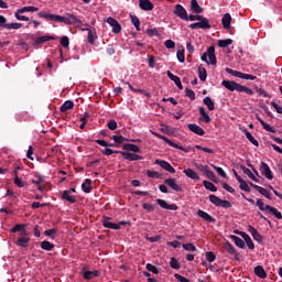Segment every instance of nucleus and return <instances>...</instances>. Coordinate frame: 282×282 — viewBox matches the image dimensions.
<instances>
[{"label": "nucleus", "mask_w": 282, "mask_h": 282, "mask_svg": "<svg viewBox=\"0 0 282 282\" xmlns=\"http://www.w3.org/2000/svg\"><path fill=\"white\" fill-rule=\"evenodd\" d=\"M37 17L40 19H45V21H55V23H65V25H80L83 24V21L78 19V17L67 13L65 17L52 14V13H45V12H39Z\"/></svg>", "instance_id": "f257e3e1"}, {"label": "nucleus", "mask_w": 282, "mask_h": 282, "mask_svg": "<svg viewBox=\"0 0 282 282\" xmlns=\"http://www.w3.org/2000/svg\"><path fill=\"white\" fill-rule=\"evenodd\" d=\"M223 87L229 91H239L240 94H247L248 96H254V90L249 87L242 86L235 80H223Z\"/></svg>", "instance_id": "f03ea898"}, {"label": "nucleus", "mask_w": 282, "mask_h": 282, "mask_svg": "<svg viewBox=\"0 0 282 282\" xmlns=\"http://www.w3.org/2000/svg\"><path fill=\"white\" fill-rule=\"evenodd\" d=\"M25 12H39V8L36 7H23L21 9H18L14 13V17L18 21H30V18L22 15L25 14Z\"/></svg>", "instance_id": "7ed1b4c3"}, {"label": "nucleus", "mask_w": 282, "mask_h": 282, "mask_svg": "<svg viewBox=\"0 0 282 282\" xmlns=\"http://www.w3.org/2000/svg\"><path fill=\"white\" fill-rule=\"evenodd\" d=\"M199 22L192 23L189 25L191 30H210L213 26L208 21V18L202 15V19H198Z\"/></svg>", "instance_id": "20e7f679"}, {"label": "nucleus", "mask_w": 282, "mask_h": 282, "mask_svg": "<svg viewBox=\"0 0 282 282\" xmlns=\"http://www.w3.org/2000/svg\"><path fill=\"white\" fill-rule=\"evenodd\" d=\"M152 135H155V138H159V140H163V142H165L166 144H169V147H172L173 149H178V151H184L185 153H187L188 151H186V149L182 145H177V143L171 141V139L158 133V132H152Z\"/></svg>", "instance_id": "39448f33"}, {"label": "nucleus", "mask_w": 282, "mask_h": 282, "mask_svg": "<svg viewBox=\"0 0 282 282\" xmlns=\"http://www.w3.org/2000/svg\"><path fill=\"white\" fill-rule=\"evenodd\" d=\"M260 173L264 175L267 180H274V174H272V170H270V165L265 162L260 163Z\"/></svg>", "instance_id": "423d86ee"}, {"label": "nucleus", "mask_w": 282, "mask_h": 282, "mask_svg": "<svg viewBox=\"0 0 282 282\" xmlns=\"http://www.w3.org/2000/svg\"><path fill=\"white\" fill-rule=\"evenodd\" d=\"M174 14L178 19H182V21H188V12H186V9L182 4L175 6Z\"/></svg>", "instance_id": "0eeeda50"}, {"label": "nucleus", "mask_w": 282, "mask_h": 282, "mask_svg": "<svg viewBox=\"0 0 282 282\" xmlns=\"http://www.w3.org/2000/svg\"><path fill=\"white\" fill-rule=\"evenodd\" d=\"M106 21L109 25H111L113 34H120V32H122V26L120 25L118 20L109 17Z\"/></svg>", "instance_id": "6e6552de"}, {"label": "nucleus", "mask_w": 282, "mask_h": 282, "mask_svg": "<svg viewBox=\"0 0 282 282\" xmlns=\"http://www.w3.org/2000/svg\"><path fill=\"white\" fill-rule=\"evenodd\" d=\"M101 221L104 228H109L110 230H120V225L111 223V217L104 216Z\"/></svg>", "instance_id": "1a4fd4ad"}, {"label": "nucleus", "mask_w": 282, "mask_h": 282, "mask_svg": "<svg viewBox=\"0 0 282 282\" xmlns=\"http://www.w3.org/2000/svg\"><path fill=\"white\" fill-rule=\"evenodd\" d=\"M120 155H122V158L124 160H128V162H138V160H143L142 155L140 154H135V153H131V152H120Z\"/></svg>", "instance_id": "9d476101"}, {"label": "nucleus", "mask_w": 282, "mask_h": 282, "mask_svg": "<svg viewBox=\"0 0 282 282\" xmlns=\"http://www.w3.org/2000/svg\"><path fill=\"white\" fill-rule=\"evenodd\" d=\"M164 184H166L167 186H170V188H172V191H175L176 193H182V186L180 184H177V180L175 178H166L164 181Z\"/></svg>", "instance_id": "9b49d317"}, {"label": "nucleus", "mask_w": 282, "mask_h": 282, "mask_svg": "<svg viewBox=\"0 0 282 282\" xmlns=\"http://www.w3.org/2000/svg\"><path fill=\"white\" fill-rule=\"evenodd\" d=\"M155 164L161 166V169H163L164 171H167V173H175V167L171 166V163H169V162H166L164 160L158 159L155 161Z\"/></svg>", "instance_id": "f8f14e48"}, {"label": "nucleus", "mask_w": 282, "mask_h": 282, "mask_svg": "<svg viewBox=\"0 0 282 282\" xmlns=\"http://www.w3.org/2000/svg\"><path fill=\"white\" fill-rule=\"evenodd\" d=\"M156 203L159 206H161V208H164L165 210H177L180 208L176 204L169 205V203L162 198L156 199Z\"/></svg>", "instance_id": "ddd939ff"}, {"label": "nucleus", "mask_w": 282, "mask_h": 282, "mask_svg": "<svg viewBox=\"0 0 282 282\" xmlns=\"http://www.w3.org/2000/svg\"><path fill=\"white\" fill-rule=\"evenodd\" d=\"M187 129L192 131V133H195L196 135H206V131H204V128L199 127L196 123H189L187 126Z\"/></svg>", "instance_id": "4468645a"}, {"label": "nucleus", "mask_w": 282, "mask_h": 282, "mask_svg": "<svg viewBox=\"0 0 282 282\" xmlns=\"http://www.w3.org/2000/svg\"><path fill=\"white\" fill-rule=\"evenodd\" d=\"M248 232H250L254 241H258V243H261V241H263V236H261V234H259V231L254 227H252V225L248 226Z\"/></svg>", "instance_id": "2eb2a0df"}, {"label": "nucleus", "mask_w": 282, "mask_h": 282, "mask_svg": "<svg viewBox=\"0 0 282 282\" xmlns=\"http://www.w3.org/2000/svg\"><path fill=\"white\" fill-rule=\"evenodd\" d=\"M25 228H28V225L18 224L11 229V232H21V237H28V230Z\"/></svg>", "instance_id": "dca6fc26"}, {"label": "nucleus", "mask_w": 282, "mask_h": 282, "mask_svg": "<svg viewBox=\"0 0 282 282\" xmlns=\"http://www.w3.org/2000/svg\"><path fill=\"white\" fill-rule=\"evenodd\" d=\"M166 74L167 78H170V80H172L178 89H184V86L182 85V79H180L177 75H173L171 70H167Z\"/></svg>", "instance_id": "f3484780"}, {"label": "nucleus", "mask_w": 282, "mask_h": 282, "mask_svg": "<svg viewBox=\"0 0 282 282\" xmlns=\"http://www.w3.org/2000/svg\"><path fill=\"white\" fill-rule=\"evenodd\" d=\"M197 215L198 217H200V219H204V221H208L209 224H215V218L213 216H210L208 213L198 209L197 210Z\"/></svg>", "instance_id": "a211bd4d"}, {"label": "nucleus", "mask_w": 282, "mask_h": 282, "mask_svg": "<svg viewBox=\"0 0 282 282\" xmlns=\"http://www.w3.org/2000/svg\"><path fill=\"white\" fill-rule=\"evenodd\" d=\"M139 8L144 10V12H150V10H153L154 7L151 3V0H139Z\"/></svg>", "instance_id": "6ab92c4d"}, {"label": "nucleus", "mask_w": 282, "mask_h": 282, "mask_svg": "<svg viewBox=\"0 0 282 282\" xmlns=\"http://www.w3.org/2000/svg\"><path fill=\"white\" fill-rule=\"evenodd\" d=\"M207 56L209 58L210 65H217V56L215 55V46H209L207 48Z\"/></svg>", "instance_id": "aec40b11"}, {"label": "nucleus", "mask_w": 282, "mask_h": 282, "mask_svg": "<svg viewBox=\"0 0 282 282\" xmlns=\"http://www.w3.org/2000/svg\"><path fill=\"white\" fill-rule=\"evenodd\" d=\"M225 250H226V252H228V254H235L236 261H239V253H237V249H235V247L232 246V243H230L229 241H227V242L225 243Z\"/></svg>", "instance_id": "412c9836"}, {"label": "nucleus", "mask_w": 282, "mask_h": 282, "mask_svg": "<svg viewBox=\"0 0 282 282\" xmlns=\"http://www.w3.org/2000/svg\"><path fill=\"white\" fill-rule=\"evenodd\" d=\"M183 173L189 180H194L195 182H197V180H199V174H197V172H195V170H193V169H185V170H183Z\"/></svg>", "instance_id": "4be33fe9"}, {"label": "nucleus", "mask_w": 282, "mask_h": 282, "mask_svg": "<svg viewBox=\"0 0 282 282\" xmlns=\"http://www.w3.org/2000/svg\"><path fill=\"white\" fill-rule=\"evenodd\" d=\"M82 273L86 281H91V279H96V276H100V272L98 270L83 271Z\"/></svg>", "instance_id": "5701e85b"}, {"label": "nucleus", "mask_w": 282, "mask_h": 282, "mask_svg": "<svg viewBox=\"0 0 282 282\" xmlns=\"http://www.w3.org/2000/svg\"><path fill=\"white\" fill-rule=\"evenodd\" d=\"M239 235L247 243L249 250H254V242H252V238H250V236L243 231H240Z\"/></svg>", "instance_id": "b1692460"}, {"label": "nucleus", "mask_w": 282, "mask_h": 282, "mask_svg": "<svg viewBox=\"0 0 282 282\" xmlns=\"http://www.w3.org/2000/svg\"><path fill=\"white\" fill-rule=\"evenodd\" d=\"M61 199L68 202L69 204H76V197L72 196L69 192H66V189L62 193Z\"/></svg>", "instance_id": "393cba45"}, {"label": "nucleus", "mask_w": 282, "mask_h": 282, "mask_svg": "<svg viewBox=\"0 0 282 282\" xmlns=\"http://www.w3.org/2000/svg\"><path fill=\"white\" fill-rule=\"evenodd\" d=\"M122 150L123 151H132V153H140V147H138L137 144L133 143H124L122 145Z\"/></svg>", "instance_id": "a878e982"}, {"label": "nucleus", "mask_w": 282, "mask_h": 282, "mask_svg": "<svg viewBox=\"0 0 282 282\" xmlns=\"http://www.w3.org/2000/svg\"><path fill=\"white\" fill-rule=\"evenodd\" d=\"M224 30H228L230 28V23H232V17L230 13H226L221 19Z\"/></svg>", "instance_id": "bb28decb"}, {"label": "nucleus", "mask_w": 282, "mask_h": 282, "mask_svg": "<svg viewBox=\"0 0 282 282\" xmlns=\"http://www.w3.org/2000/svg\"><path fill=\"white\" fill-rule=\"evenodd\" d=\"M28 243H30V238L28 236H22L15 241V246L20 248H28Z\"/></svg>", "instance_id": "cd10ccee"}, {"label": "nucleus", "mask_w": 282, "mask_h": 282, "mask_svg": "<svg viewBox=\"0 0 282 282\" xmlns=\"http://www.w3.org/2000/svg\"><path fill=\"white\" fill-rule=\"evenodd\" d=\"M241 171L245 173V175H248L249 180H252V182H256L257 184H259V178H257V176H254V174L252 173V171L246 166H241Z\"/></svg>", "instance_id": "c85d7f7f"}, {"label": "nucleus", "mask_w": 282, "mask_h": 282, "mask_svg": "<svg viewBox=\"0 0 282 282\" xmlns=\"http://www.w3.org/2000/svg\"><path fill=\"white\" fill-rule=\"evenodd\" d=\"M191 10H193L195 14H202V12H204V9L199 6L197 0L191 1Z\"/></svg>", "instance_id": "c756f323"}, {"label": "nucleus", "mask_w": 282, "mask_h": 282, "mask_svg": "<svg viewBox=\"0 0 282 282\" xmlns=\"http://www.w3.org/2000/svg\"><path fill=\"white\" fill-rule=\"evenodd\" d=\"M230 239H232V241L235 242V245L238 248H241V250H243L246 248V242L243 241V239L239 238L238 236H230Z\"/></svg>", "instance_id": "7c9ffc66"}, {"label": "nucleus", "mask_w": 282, "mask_h": 282, "mask_svg": "<svg viewBox=\"0 0 282 282\" xmlns=\"http://www.w3.org/2000/svg\"><path fill=\"white\" fill-rule=\"evenodd\" d=\"M268 208V213H270V215H273V217H275L276 219H282V214L281 212H279V209H276L273 206L267 205Z\"/></svg>", "instance_id": "2f4dec72"}, {"label": "nucleus", "mask_w": 282, "mask_h": 282, "mask_svg": "<svg viewBox=\"0 0 282 282\" xmlns=\"http://www.w3.org/2000/svg\"><path fill=\"white\" fill-rule=\"evenodd\" d=\"M4 30H21L23 28L22 23L13 22V23H7L4 22Z\"/></svg>", "instance_id": "473e14b6"}, {"label": "nucleus", "mask_w": 282, "mask_h": 282, "mask_svg": "<svg viewBox=\"0 0 282 282\" xmlns=\"http://www.w3.org/2000/svg\"><path fill=\"white\" fill-rule=\"evenodd\" d=\"M15 118L18 122H29L30 113H28V111H23L18 113Z\"/></svg>", "instance_id": "72a5a7b5"}, {"label": "nucleus", "mask_w": 282, "mask_h": 282, "mask_svg": "<svg viewBox=\"0 0 282 282\" xmlns=\"http://www.w3.org/2000/svg\"><path fill=\"white\" fill-rule=\"evenodd\" d=\"M69 109H74V101H72V100L65 101L61 106L59 111H62V113H65V111H69Z\"/></svg>", "instance_id": "f704fd0d"}, {"label": "nucleus", "mask_w": 282, "mask_h": 282, "mask_svg": "<svg viewBox=\"0 0 282 282\" xmlns=\"http://www.w3.org/2000/svg\"><path fill=\"white\" fill-rule=\"evenodd\" d=\"M254 274H257L259 279H265L268 276V273H265V269H263V267L261 265L254 268Z\"/></svg>", "instance_id": "c9c22d12"}, {"label": "nucleus", "mask_w": 282, "mask_h": 282, "mask_svg": "<svg viewBox=\"0 0 282 282\" xmlns=\"http://www.w3.org/2000/svg\"><path fill=\"white\" fill-rule=\"evenodd\" d=\"M83 32L87 31L88 32V43H90V45H94V43H96V32H93L91 29H82Z\"/></svg>", "instance_id": "e433bc0d"}, {"label": "nucleus", "mask_w": 282, "mask_h": 282, "mask_svg": "<svg viewBox=\"0 0 282 282\" xmlns=\"http://www.w3.org/2000/svg\"><path fill=\"white\" fill-rule=\"evenodd\" d=\"M47 41H54V36H50V35L40 36L35 39V45L47 43Z\"/></svg>", "instance_id": "4c0bfd02"}, {"label": "nucleus", "mask_w": 282, "mask_h": 282, "mask_svg": "<svg viewBox=\"0 0 282 282\" xmlns=\"http://www.w3.org/2000/svg\"><path fill=\"white\" fill-rule=\"evenodd\" d=\"M91 180L86 178L85 182L82 184V191H84V193H91Z\"/></svg>", "instance_id": "58836bf2"}, {"label": "nucleus", "mask_w": 282, "mask_h": 282, "mask_svg": "<svg viewBox=\"0 0 282 282\" xmlns=\"http://www.w3.org/2000/svg\"><path fill=\"white\" fill-rule=\"evenodd\" d=\"M204 105L209 109V111H215V101L210 97H205L203 99Z\"/></svg>", "instance_id": "ea45409f"}, {"label": "nucleus", "mask_w": 282, "mask_h": 282, "mask_svg": "<svg viewBox=\"0 0 282 282\" xmlns=\"http://www.w3.org/2000/svg\"><path fill=\"white\" fill-rule=\"evenodd\" d=\"M42 250H46V252H52V249L55 248L54 243L44 240L41 242Z\"/></svg>", "instance_id": "a19ab883"}, {"label": "nucleus", "mask_w": 282, "mask_h": 282, "mask_svg": "<svg viewBox=\"0 0 282 282\" xmlns=\"http://www.w3.org/2000/svg\"><path fill=\"white\" fill-rule=\"evenodd\" d=\"M112 140L117 144V147H120V144H124V142H129V139L122 135H112Z\"/></svg>", "instance_id": "79ce46f5"}, {"label": "nucleus", "mask_w": 282, "mask_h": 282, "mask_svg": "<svg viewBox=\"0 0 282 282\" xmlns=\"http://www.w3.org/2000/svg\"><path fill=\"white\" fill-rule=\"evenodd\" d=\"M203 186H205V188L212 193H217V186H215L210 181H204Z\"/></svg>", "instance_id": "37998d69"}, {"label": "nucleus", "mask_w": 282, "mask_h": 282, "mask_svg": "<svg viewBox=\"0 0 282 282\" xmlns=\"http://www.w3.org/2000/svg\"><path fill=\"white\" fill-rule=\"evenodd\" d=\"M198 78L203 83H205L206 78H208V74L206 73V68L199 66L198 67Z\"/></svg>", "instance_id": "c03bdc74"}, {"label": "nucleus", "mask_w": 282, "mask_h": 282, "mask_svg": "<svg viewBox=\"0 0 282 282\" xmlns=\"http://www.w3.org/2000/svg\"><path fill=\"white\" fill-rule=\"evenodd\" d=\"M245 135H246L247 140H249V142H251V144H253V147H259V141H257V139H254V137H252V133H250L248 130H245Z\"/></svg>", "instance_id": "a18cd8bd"}, {"label": "nucleus", "mask_w": 282, "mask_h": 282, "mask_svg": "<svg viewBox=\"0 0 282 282\" xmlns=\"http://www.w3.org/2000/svg\"><path fill=\"white\" fill-rule=\"evenodd\" d=\"M13 175H14L15 186H18V188H23V186H25V184H23V181H21V178L19 177V172L14 171Z\"/></svg>", "instance_id": "49530a36"}, {"label": "nucleus", "mask_w": 282, "mask_h": 282, "mask_svg": "<svg viewBox=\"0 0 282 282\" xmlns=\"http://www.w3.org/2000/svg\"><path fill=\"white\" fill-rule=\"evenodd\" d=\"M239 182V188L240 191H245V193H250V186L248 185V183L246 181H243V178H241Z\"/></svg>", "instance_id": "de8ad7c7"}, {"label": "nucleus", "mask_w": 282, "mask_h": 282, "mask_svg": "<svg viewBox=\"0 0 282 282\" xmlns=\"http://www.w3.org/2000/svg\"><path fill=\"white\" fill-rule=\"evenodd\" d=\"M131 23L132 25H134L137 32H140V19L138 18V15H131Z\"/></svg>", "instance_id": "09e8293b"}, {"label": "nucleus", "mask_w": 282, "mask_h": 282, "mask_svg": "<svg viewBox=\"0 0 282 282\" xmlns=\"http://www.w3.org/2000/svg\"><path fill=\"white\" fill-rule=\"evenodd\" d=\"M96 144H99V147H110V148H113V147H118L117 143H109L105 140H100V139H97L95 140Z\"/></svg>", "instance_id": "8fccbe9b"}, {"label": "nucleus", "mask_w": 282, "mask_h": 282, "mask_svg": "<svg viewBox=\"0 0 282 282\" xmlns=\"http://www.w3.org/2000/svg\"><path fill=\"white\" fill-rule=\"evenodd\" d=\"M209 202L214 204V206H220L221 204V198L219 196H216L214 194L209 195Z\"/></svg>", "instance_id": "3c124183"}, {"label": "nucleus", "mask_w": 282, "mask_h": 282, "mask_svg": "<svg viewBox=\"0 0 282 282\" xmlns=\"http://www.w3.org/2000/svg\"><path fill=\"white\" fill-rule=\"evenodd\" d=\"M56 232H58V229L53 228L44 231L45 237H50L51 239H56Z\"/></svg>", "instance_id": "603ef678"}, {"label": "nucleus", "mask_w": 282, "mask_h": 282, "mask_svg": "<svg viewBox=\"0 0 282 282\" xmlns=\"http://www.w3.org/2000/svg\"><path fill=\"white\" fill-rule=\"evenodd\" d=\"M228 45H232V39L219 40L218 47H228Z\"/></svg>", "instance_id": "864d4df0"}, {"label": "nucleus", "mask_w": 282, "mask_h": 282, "mask_svg": "<svg viewBox=\"0 0 282 282\" xmlns=\"http://www.w3.org/2000/svg\"><path fill=\"white\" fill-rule=\"evenodd\" d=\"M145 269L148 270V272H152V274H160V269H158V267H155L151 263H148L145 265Z\"/></svg>", "instance_id": "5fc2aeb1"}, {"label": "nucleus", "mask_w": 282, "mask_h": 282, "mask_svg": "<svg viewBox=\"0 0 282 282\" xmlns=\"http://www.w3.org/2000/svg\"><path fill=\"white\" fill-rule=\"evenodd\" d=\"M213 169L218 173V175H220V177H224V180H226L228 177V174L225 173L224 169L217 166V165H213Z\"/></svg>", "instance_id": "6e6d98bb"}, {"label": "nucleus", "mask_w": 282, "mask_h": 282, "mask_svg": "<svg viewBox=\"0 0 282 282\" xmlns=\"http://www.w3.org/2000/svg\"><path fill=\"white\" fill-rule=\"evenodd\" d=\"M227 74H230L231 76H236V78H241L242 74L239 70H234L232 68H226Z\"/></svg>", "instance_id": "4d7b16f0"}, {"label": "nucleus", "mask_w": 282, "mask_h": 282, "mask_svg": "<svg viewBox=\"0 0 282 282\" xmlns=\"http://www.w3.org/2000/svg\"><path fill=\"white\" fill-rule=\"evenodd\" d=\"M101 153H102V155L109 156V155H113V153L120 154V153H122V151L111 150L109 148H106L104 151H101Z\"/></svg>", "instance_id": "13d9d810"}, {"label": "nucleus", "mask_w": 282, "mask_h": 282, "mask_svg": "<svg viewBox=\"0 0 282 282\" xmlns=\"http://www.w3.org/2000/svg\"><path fill=\"white\" fill-rule=\"evenodd\" d=\"M107 127L110 129V131H116V129H118V122L111 119L107 122Z\"/></svg>", "instance_id": "bf43d9fd"}, {"label": "nucleus", "mask_w": 282, "mask_h": 282, "mask_svg": "<svg viewBox=\"0 0 282 282\" xmlns=\"http://www.w3.org/2000/svg\"><path fill=\"white\" fill-rule=\"evenodd\" d=\"M170 267H171L173 270H180V268H181L180 262H178L177 259H175V258H171Z\"/></svg>", "instance_id": "052dcab7"}, {"label": "nucleus", "mask_w": 282, "mask_h": 282, "mask_svg": "<svg viewBox=\"0 0 282 282\" xmlns=\"http://www.w3.org/2000/svg\"><path fill=\"white\" fill-rule=\"evenodd\" d=\"M183 248L187 251V252H197V248L193 245V243H184Z\"/></svg>", "instance_id": "680f3d73"}, {"label": "nucleus", "mask_w": 282, "mask_h": 282, "mask_svg": "<svg viewBox=\"0 0 282 282\" xmlns=\"http://www.w3.org/2000/svg\"><path fill=\"white\" fill-rule=\"evenodd\" d=\"M205 257H206V260L209 262V263H213V261H215V259H217V256H215V253L213 251H207L205 253Z\"/></svg>", "instance_id": "e2e57ef3"}, {"label": "nucleus", "mask_w": 282, "mask_h": 282, "mask_svg": "<svg viewBox=\"0 0 282 282\" xmlns=\"http://www.w3.org/2000/svg\"><path fill=\"white\" fill-rule=\"evenodd\" d=\"M176 56L180 63H184V61H186V57L184 56V48H178Z\"/></svg>", "instance_id": "0e129e2a"}, {"label": "nucleus", "mask_w": 282, "mask_h": 282, "mask_svg": "<svg viewBox=\"0 0 282 282\" xmlns=\"http://www.w3.org/2000/svg\"><path fill=\"white\" fill-rule=\"evenodd\" d=\"M194 166H196L197 171H200V173H204V175H206V172L208 171V165L195 163Z\"/></svg>", "instance_id": "69168bd1"}, {"label": "nucleus", "mask_w": 282, "mask_h": 282, "mask_svg": "<svg viewBox=\"0 0 282 282\" xmlns=\"http://www.w3.org/2000/svg\"><path fill=\"white\" fill-rule=\"evenodd\" d=\"M256 205L258 206V208L260 209V210H262V212H268L269 209H268V205H265V203H263V200H261V199H258L257 200V203H256Z\"/></svg>", "instance_id": "338daca9"}, {"label": "nucleus", "mask_w": 282, "mask_h": 282, "mask_svg": "<svg viewBox=\"0 0 282 282\" xmlns=\"http://www.w3.org/2000/svg\"><path fill=\"white\" fill-rule=\"evenodd\" d=\"M147 175H148V177H152V178H155V180H160V177H161V175L158 172L151 171V170H149L147 172Z\"/></svg>", "instance_id": "774afa93"}]
</instances>
